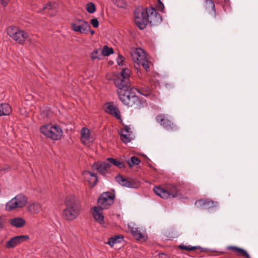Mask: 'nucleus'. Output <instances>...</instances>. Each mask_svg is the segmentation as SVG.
<instances>
[{"mask_svg": "<svg viewBox=\"0 0 258 258\" xmlns=\"http://www.w3.org/2000/svg\"><path fill=\"white\" fill-rule=\"evenodd\" d=\"M66 208L63 210L62 216L67 221H71L76 219L81 212V203L75 196L67 197L64 202Z\"/></svg>", "mask_w": 258, "mask_h": 258, "instance_id": "f257e3e1", "label": "nucleus"}, {"mask_svg": "<svg viewBox=\"0 0 258 258\" xmlns=\"http://www.w3.org/2000/svg\"><path fill=\"white\" fill-rule=\"evenodd\" d=\"M119 100L125 105L135 109H140L143 106L144 102L137 96L132 89L117 92Z\"/></svg>", "mask_w": 258, "mask_h": 258, "instance_id": "f03ea898", "label": "nucleus"}, {"mask_svg": "<svg viewBox=\"0 0 258 258\" xmlns=\"http://www.w3.org/2000/svg\"><path fill=\"white\" fill-rule=\"evenodd\" d=\"M182 191V186L180 185L169 184L166 186L165 188H162L159 186H155L154 188V192L163 199L178 197L181 195L180 192Z\"/></svg>", "mask_w": 258, "mask_h": 258, "instance_id": "7ed1b4c3", "label": "nucleus"}, {"mask_svg": "<svg viewBox=\"0 0 258 258\" xmlns=\"http://www.w3.org/2000/svg\"><path fill=\"white\" fill-rule=\"evenodd\" d=\"M130 70L126 68L122 69L121 72L116 75L114 82L118 89L117 92L119 90L124 91L129 89L130 88Z\"/></svg>", "mask_w": 258, "mask_h": 258, "instance_id": "20e7f679", "label": "nucleus"}, {"mask_svg": "<svg viewBox=\"0 0 258 258\" xmlns=\"http://www.w3.org/2000/svg\"><path fill=\"white\" fill-rule=\"evenodd\" d=\"M41 133L46 137L53 140L60 139L62 135V131L58 125L47 124L42 126L40 128Z\"/></svg>", "mask_w": 258, "mask_h": 258, "instance_id": "39448f33", "label": "nucleus"}, {"mask_svg": "<svg viewBox=\"0 0 258 258\" xmlns=\"http://www.w3.org/2000/svg\"><path fill=\"white\" fill-rule=\"evenodd\" d=\"M6 31L7 34L11 38L20 44H23L28 37L27 32L17 27L10 26L7 28Z\"/></svg>", "mask_w": 258, "mask_h": 258, "instance_id": "423d86ee", "label": "nucleus"}, {"mask_svg": "<svg viewBox=\"0 0 258 258\" xmlns=\"http://www.w3.org/2000/svg\"><path fill=\"white\" fill-rule=\"evenodd\" d=\"M134 21L140 29H145L148 23L146 9L142 7H138L134 12Z\"/></svg>", "mask_w": 258, "mask_h": 258, "instance_id": "0eeeda50", "label": "nucleus"}, {"mask_svg": "<svg viewBox=\"0 0 258 258\" xmlns=\"http://www.w3.org/2000/svg\"><path fill=\"white\" fill-rule=\"evenodd\" d=\"M27 200V197L23 194H19L7 203L6 210L11 211L17 208H22L26 205Z\"/></svg>", "mask_w": 258, "mask_h": 258, "instance_id": "6e6552de", "label": "nucleus"}, {"mask_svg": "<svg viewBox=\"0 0 258 258\" xmlns=\"http://www.w3.org/2000/svg\"><path fill=\"white\" fill-rule=\"evenodd\" d=\"M92 168L93 171H96L97 173L106 176L107 174H109L111 172V165L108 163L107 160L102 162L98 161L94 163L92 165Z\"/></svg>", "mask_w": 258, "mask_h": 258, "instance_id": "1a4fd4ad", "label": "nucleus"}, {"mask_svg": "<svg viewBox=\"0 0 258 258\" xmlns=\"http://www.w3.org/2000/svg\"><path fill=\"white\" fill-rule=\"evenodd\" d=\"M114 196L111 192H104L97 200L98 207L102 209H107L114 202Z\"/></svg>", "mask_w": 258, "mask_h": 258, "instance_id": "9d476101", "label": "nucleus"}, {"mask_svg": "<svg viewBox=\"0 0 258 258\" xmlns=\"http://www.w3.org/2000/svg\"><path fill=\"white\" fill-rule=\"evenodd\" d=\"M148 22L151 26H156L160 24L162 19L160 15L153 8L146 9Z\"/></svg>", "mask_w": 258, "mask_h": 258, "instance_id": "9b49d317", "label": "nucleus"}, {"mask_svg": "<svg viewBox=\"0 0 258 258\" xmlns=\"http://www.w3.org/2000/svg\"><path fill=\"white\" fill-rule=\"evenodd\" d=\"M156 120L164 128L168 131H173L176 128V126L171 121L169 116L165 114H160L156 117Z\"/></svg>", "mask_w": 258, "mask_h": 258, "instance_id": "f8f14e48", "label": "nucleus"}, {"mask_svg": "<svg viewBox=\"0 0 258 258\" xmlns=\"http://www.w3.org/2000/svg\"><path fill=\"white\" fill-rule=\"evenodd\" d=\"M71 25L74 31L84 34L87 33L91 28L87 22L81 19L75 20L74 22L72 23Z\"/></svg>", "mask_w": 258, "mask_h": 258, "instance_id": "ddd939ff", "label": "nucleus"}, {"mask_svg": "<svg viewBox=\"0 0 258 258\" xmlns=\"http://www.w3.org/2000/svg\"><path fill=\"white\" fill-rule=\"evenodd\" d=\"M131 54L133 60L138 66L147 58L145 52L141 48L136 49Z\"/></svg>", "mask_w": 258, "mask_h": 258, "instance_id": "4468645a", "label": "nucleus"}, {"mask_svg": "<svg viewBox=\"0 0 258 258\" xmlns=\"http://www.w3.org/2000/svg\"><path fill=\"white\" fill-rule=\"evenodd\" d=\"M29 238V237L28 235H19L15 236L7 242L6 247L8 248H13L23 241L27 240Z\"/></svg>", "mask_w": 258, "mask_h": 258, "instance_id": "2eb2a0df", "label": "nucleus"}, {"mask_svg": "<svg viewBox=\"0 0 258 258\" xmlns=\"http://www.w3.org/2000/svg\"><path fill=\"white\" fill-rule=\"evenodd\" d=\"M195 205L198 207L203 209H210L216 207L218 204L217 202H214L209 199H201L197 200Z\"/></svg>", "mask_w": 258, "mask_h": 258, "instance_id": "dca6fc26", "label": "nucleus"}, {"mask_svg": "<svg viewBox=\"0 0 258 258\" xmlns=\"http://www.w3.org/2000/svg\"><path fill=\"white\" fill-rule=\"evenodd\" d=\"M105 111L107 113L115 117L117 119H121L120 111L113 102H109L106 104Z\"/></svg>", "mask_w": 258, "mask_h": 258, "instance_id": "f3484780", "label": "nucleus"}, {"mask_svg": "<svg viewBox=\"0 0 258 258\" xmlns=\"http://www.w3.org/2000/svg\"><path fill=\"white\" fill-rule=\"evenodd\" d=\"M102 210L103 209L98 207H94L93 212V215L95 220L101 224L104 223V217L103 215Z\"/></svg>", "mask_w": 258, "mask_h": 258, "instance_id": "a211bd4d", "label": "nucleus"}, {"mask_svg": "<svg viewBox=\"0 0 258 258\" xmlns=\"http://www.w3.org/2000/svg\"><path fill=\"white\" fill-rule=\"evenodd\" d=\"M227 249L233 250L238 256H243L245 258H251L248 252L244 249L235 246H228Z\"/></svg>", "mask_w": 258, "mask_h": 258, "instance_id": "6ab92c4d", "label": "nucleus"}, {"mask_svg": "<svg viewBox=\"0 0 258 258\" xmlns=\"http://www.w3.org/2000/svg\"><path fill=\"white\" fill-rule=\"evenodd\" d=\"M115 181L120 185L127 187H132L133 183L131 181L124 178L120 174H118L115 177Z\"/></svg>", "mask_w": 258, "mask_h": 258, "instance_id": "aec40b11", "label": "nucleus"}, {"mask_svg": "<svg viewBox=\"0 0 258 258\" xmlns=\"http://www.w3.org/2000/svg\"><path fill=\"white\" fill-rule=\"evenodd\" d=\"M9 222L12 226L17 228H21L25 224V221L20 217L11 219Z\"/></svg>", "mask_w": 258, "mask_h": 258, "instance_id": "412c9836", "label": "nucleus"}, {"mask_svg": "<svg viewBox=\"0 0 258 258\" xmlns=\"http://www.w3.org/2000/svg\"><path fill=\"white\" fill-rule=\"evenodd\" d=\"M12 112V108L8 103L0 104V116L8 115Z\"/></svg>", "mask_w": 258, "mask_h": 258, "instance_id": "4be33fe9", "label": "nucleus"}, {"mask_svg": "<svg viewBox=\"0 0 258 258\" xmlns=\"http://www.w3.org/2000/svg\"><path fill=\"white\" fill-rule=\"evenodd\" d=\"M108 163H109L111 166L113 165L120 169L124 168L125 167L124 163L119 160H117L113 158H108L106 159Z\"/></svg>", "mask_w": 258, "mask_h": 258, "instance_id": "5701e85b", "label": "nucleus"}, {"mask_svg": "<svg viewBox=\"0 0 258 258\" xmlns=\"http://www.w3.org/2000/svg\"><path fill=\"white\" fill-rule=\"evenodd\" d=\"M120 140L122 142L125 144L130 142L133 139L132 133L120 131Z\"/></svg>", "mask_w": 258, "mask_h": 258, "instance_id": "b1692460", "label": "nucleus"}, {"mask_svg": "<svg viewBox=\"0 0 258 258\" xmlns=\"http://www.w3.org/2000/svg\"><path fill=\"white\" fill-rule=\"evenodd\" d=\"M41 210V206L40 204L37 203L32 204L28 207V211L33 214L38 213Z\"/></svg>", "mask_w": 258, "mask_h": 258, "instance_id": "393cba45", "label": "nucleus"}, {"mask_svg": "<svg viewBox=\"0 0 258 258\" xmlns=\"http://www.w3.org/2000/svg\"><path fill=\"white\" fill-rule=\"evenodd\" d=\"M123 236L121 235H116L110 238L107 243L112 247L114 244L121 242L123 240Z\"/></svg>", "mask_w": 258, "mask_h": 258, "instance_id": "a878e982", "label": "nucleus"}, {"mask_svg": "<svg viewBox=\"0 0 258 258\" xmlns=\"http://www.w3.org/2000/svg\"><path fill=\"white\" fill-rule=\"evenodd\" d=\"M131 232L133 235V236L137 240H140L144 238V236L142 234V233L138 230V229L136 227H132L131 228Z\"/></svg>", "mask_w": 258, "mask_h": 258, "instance_id": "bb28decb", "label": "nucleus"}, {"mask_svg": "<svg viewBox=\"0 0 258 258\" xmlns=\"http://www.w3.org/2000/svg\"><path fill=\"white\" fill-rule=\"evenodd\" d=\"M137 91L142 95L148 96L151 93V89L149 86H144L137 89Z\"/></svg>", "mask_w": 258, "mask_h": 258, "instance_id": "cd10ccee", "label": "nucleus"}, {"mask_svg": "<svg viewBox=\"0 0 258 258\" xmlns=\"http://www.w3.org/2000/svg\"><path fill=\"white\" fill-rule=\"evenodd\" d=\"M178 247L180 249L188 251H191L195 249H199L200 250L201 252L203 251V249L199 246H192L190 245H179Z\"/></svg>", "mask_w": 258, "mask_h": 258, "instance_id": "c85d7f7f", "label": "nucleus"}, {"mask_svg": "<svg viewBox=\"0 0 258 258\" xmlns=\"http://www.w3.org/2000/svg\"><path fill=\"white\" fill-rule=\"evenodd\" d=\"M90 133V132L89 130H88L87 128L83 127L81 131L82 141H83V140L86 141L89 140Z\"/></svg>", "mask_w": 258, "mask_h": 258, "instance_id": "c756f323", "label": "nucleus"}, {"mask_svg": "<svg viewBox=\"0 0 258 258\" xmlns=\"http://www.w3.org/2000/svg\"><path fill=\"white\" fill-rule=\"evenodd\" d=\"M140 162L141 160L140 159L136 156L132 157L130 160L127 161L130 167H132L134 165H138Z\"/></svg>", "mask_w": 258, "mask_h": 258, "instance_id": "7c9ffc66", "label": "nucleus"}, {"mask_svg": "<svg viewBox=\"0 0 258 258\" xmlns=\"http://www.w3.org/2000/svg\"><path fill=\"white\" fill-rule=\"evenodd\" d=\"M113 53V50L112 48L109 47L107 45H105L102 50V55L107 56Z\"/></svg>", "mask_w": 258, "mask_h": 258, "instance_id": "2f4dec72", "label": "nucleus"}, {"mask_svg": "<svg viewBox=\"0 0 258 258\" xmlns=\"http://www.w3.org/2000/svg\"><path fill=\"white\" fill-rule=\"evenodd\" d=\"M86 10L89 13H94L96 11L95 5L92 3H88L86 5Z\"/></svg>", "mask_w": 258, "mask_h": 258, "instance_id": "473e14b6", "label": "nucleus"}, {"mask_svg": "<svg viewBox=\"0 0 258 258\" xmlns=\"http://www.w3.org/2000/svg\"><path fill=\"white\" fill-rule=\"evenodd\" d=\"M206 8L207 9L211 10L213 12H215V5L213 1L212 0H206Z\"/></svg>", "mask_w": 258, "mask_h": 258, "instance_id": "72a5a7b5", "label": "nucleus"}, {"mask_svg": "<svg viewBox=\"0 0 258 258\" xmlns=\"http://www.w3.org/2000/svg\"><path fill=\"white\" fill-rule=\"evenodd\" d=\"M57 4L55 3H52L49 2V3L46 4L43 7V10H52L55 9L56 8Z\"/></svg>", "mask_w": 258, "mask_h": 258, "instance_id": "f704fd0d", "label": "nucleus"}, {"mask_svg": "<svg viewBox=\"0 0 258 258\" xmlns=\"http://www.w3.org/2000/svg\"><path fill=\"white\" fill-rule=\"evenodd\" d=\"M91 58L92 60H95L96 59H100V55L99 54V50L97 49H95L93 51V52L91 54Z\"/></svg>", "mask_w": 258, "mask_h": 258, "instance_id": "c9c22d12", "label": "nucleus"}, {"mask_svg": "<svg viewBox=\"0 0 258 258\" xmlns=\"http://www.w3.org/2000/svg\"><path fill=\"white\" fill-rule=\"evenodd\" d=\"M114 4L119 8H123L125 6L124 0H115Z\"/></svg>", "mask_w": 258, "mask_h": 258, "instance_id": "e433bc0d", "label": "nucleus"}, {"mask_svg": "<svg viewBox=\"0 0 258 258\" xmlns=\"http://www.w3.org/2000/svg\"><path fill=\"white\" fill-rule=\"evenodd\" d=\"M140 65H141L146 71H148L149 69V64L147 58L145 59L144 61L141 62Z\"/></svg>", "mask_w": 258, "mask_h": 258, "instance_id": "4c0bfd02", "label": "nucleus"}, {"mask_svg": "<svg viewBox=\"0 0 258 258\" xmlns=\"http://www.w3.org/2000/svg\"><path fill=\"white\" fill-rule=\"evenodd\" d=\"M90 23L94 28H97L99 26V22L96 18H93L91 19Z\"/></svg>", "mask_w": 258, "mask_h": 258, "instance_id": "58836bf2", "label": "nucleus"}, {"mask_svg": "<svg viewBox=\"0 0 258 258\" xmlns=\"http://www.w3.org/2000/svg\"><path fill=\"white\" fill-rule=\"evenodd\" d=\"M158 4L157 6V9L161 12H163L164 9V6L161 0H158Z\"/></svg>", "mask_w": 258, "mask_h": 258, "instance_id": "ea45409f", "label": "nucleus"}, {"mask_svg": "<svg viewBox=\"0 0 258 258\" xmlns=\"http://www.w3.org/2000/svg\"><path fill=\"white\" fill-rule=\"evenodd\" d=\"M124 57L121 55H119L117 58V62L119 66L123 64Z\"/></svg>", "mask_w": 258, "mask_h": 258, "instance_id": "a19ab883", "label": "nucleus"}, {"mask_svg": "<svg viewBox=\"0 0 258 258\" xmlns=\"http://www.w3.org/2000/svg\"><path fill=\"white\" fill-rule=\"evenodd\" d=\"M121 131L126 133H132V132L131 131V128L128 126L126 125H124L123 128L121 129Z\"/></svg>", "mask_w": 258, "mask_h": 258, "instance_id": "79ce46f5", "label": "nucleus"}, {"mask_svg": "<svg viewBox=\"0 0 258 258\" xmlns=\"http://www.w3.org/2000/svg\"><path fill=\"white\" fill-rule=\"evenodd\" d=\"M89 173L90 176L95 178L94 184H96L98 181V177L96 174L92 172H89Z\"/></svg>", "mask_w": 258, "mask_h": 258, "instance_id": "37998d69", "label": "nucleus"}, {"mask_svg": "<svg viewBox=\"0 0 258 258\" xmlns=\"http://www.w3.org/2000/svg\"><path fill=\"white\" fill-rule=\"evenodd\" d=\"M5 222V219L0 216V229L3 228Z\"/></svg>", "mask_w": 258, "mask_h": 258, "instance_id": "c03bdc74", "label": "nucleus"}, {"mask_svg": "<svg viewBox=\"0 0 258 258\" xmlns=\"http://www.w3.org/2000/svg\"><path fill=\"white\" fill-rule=\"evenodd\" d=\"M1 1V3L4 6H6L8 3V1L9 0H0Z\"/></svg>", "mask_w": 258, "mask_h": 258, "instance_id": "a18cd8bd", "label": "nucleus"}, {"mask_svg": "<svg viewBox=\"0 0 258 258\" xmlns=\"http://www.w3.org/2000/svg\"><path fill=\"white\" fill-rule=\"evenodd\" d=\"M90 33L92 35L94 34V31L93 30H91L90 31Z\"/></svg>", "mask_w": 258, "mask_h": 258, "instance_id": "49530a36", "label": "nucleus"}]
</instances>
